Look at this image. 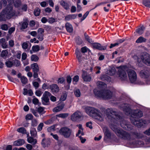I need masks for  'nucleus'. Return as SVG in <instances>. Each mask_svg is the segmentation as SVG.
Listing matches in <instances>:
<instances>
[{
  "mask_svg": "<svg viewBox=\"0 0 150 150\" xmlns=\"http://www.w3.org/2000/svg\"><path fill=\"white\" fill-rule=\"evenodd\" d=\"M44 31L43 29L40 28L38 30V38L40 41H42L43 39V34Z\"/></svg>",
  "mask_w": 150,
  "mask_h": 150,
  "instance_id": "nucleus-14",
  "label": "nucleus"
},
{
  "mask_svg": "<svg viewBox=\"0 0 150 150\" xmlns=\"http://www.w3.org/2000/svg\"><path fill=\"white\" fill-rule=\"evenodd\" d=\"M27 141L28 142L33 144H35L37 142L36 139H33V137H30L29 134H27Z\"/></svg>",
  "mask_w": 150,
  "mask_h": 150,
  "instance_id": "nucleus-18",
  "label": "nucleus"
},
{
  "mask_svg": "<svg viewBox=\"0 0 150 150\" xmlns=\"http://www.w3.org/2000/svg\"><path fill=\"white\" fill-rule=\"evenodd\" d=\"M15 30V27H11L9 28L8 30V33L10 34H11Z\"/></svg>",
  "mask_w": 150,
  "mask_h": 150,
  "instance_id": "nucleus-62",
  "label": "nucleus"
},
{
  "mask_svg": "<svg viewBox=\"0 0 150 150\" xmlns=\"http://www.w3.org/2000/svg\"><path fill=\"white\" fill-rule=\"evenodd\" d=\"M150 73L149 71L145 69L141 70L139 72V75L142 78L146 79L150 76Z\"/></svg>",
  "mask_w": 150,
  "mask_h": 150,
  "instance_id": "nucleus-10",
  "label": "nucleus"
},
{
  "mask_svg": "<svg viewBox=\"0 0 150 150\" xmlns=\"http://www.w3.org/2000/svg\"><path fill=\"white\" fill-rule=\"evenodd\" d=\"M85 110L89 116L99 121H103L105 117L104 112L101 113L98 110L93 107H87L85 108Z\"/></svg>",
  "mask_w": 150,
  "mask_h": 150,
  "instance_id": "nucleus-5",
  "label": "nucleus"
},
{
  "mask_svg": "<svg viewBox=\"0 0 150 150\" xmlns=\"http://www.w3.org/2000/svg\"><path fill=\"white\" fill-rule=\"evenodd\" d=\"M76 17V16L75 14L69 15L65 17V19L67 21H69L72 19H74Z\"/></svg>",
  "mask_w": 150,
  "mask_h": 150,
  "instance_id": "nucleus-23",
  "label": "nucleus"
},
{
  "mask_svg": "<svg viewBox=\"0 0 150 150\" xmlns=\"http://www.w3.org/2000/svg\"><path fill=\"white\" fill-rule=\"evenodd\" d=\"M114 111L107 109L106 111V116L109 119H110L114 122V124H111L110 127L112 130L114 131L117 135L119 137L124 139H128L130 138V135L127 132L120 129L117 127L115 125L117 123L116 121L119 122L121 126L125 129H128L127 125H124L123 123L125 122L123 120L122 118L119 115H117Z\"/></svg>",
  "mask_w": 150,
  "mask_h": 150,
  "instance_id": "nucleus-1",
  "label": "nucleus"
},
{
  "mask_svg": "<svg viewBox=\"0 0 150 150\" xmlns=\"http://www.w3.org/2000/svg\"><path fill=\"white\" fill-rule=\"evenodd\" d=\"M28 22L27 20L25 21L21 24V29H25L28 26Z\"/></svg>",
  "mask_w": 150,
  "mask_h": 150,
  "instance_id": "nucleus-32",
  "label": "nucleus"
},
{
  "mask_svg": "<svg viewBox=\"0 0 150 150\" xmlns=\"http://www.w3.org/2000/svg\"><path fill=\"white\" fill-rule=\"evenodd\" d=\"M13 3L14 6L17 7H19L21 4V2L20 1H15Z\"/></svg>",
  "mask_w": 150,
  "mask_h": 150,
  "instance_id": "nucleus-41",
  "label": "nucleus"
},
{
  "mask_svg": "<svg viewBox=\"0 0 150 150\" xmlns=\"http://www.w3.org/2000/svg\"><path fill=\"white\" fill-rule=\"evenodd\" d=\"M80 134H81L82 135H84V133L83 132V129H79V130L78 133L76 134V136H79Z\"/></svg>",
  "mask_w": 150,
  "mask_h": 150,
  "instance_id": "nucleus-54",
  "label": "nucleus"
},
{
  "mask_svg": "<svg viewBox=\"0 0 150 150\" xmlns=\"http://www.w3.org/2000/svg\"><path fill=\"white\" fill-rule=\"evenodd\" d=\"M75 96L77 97H79L81 95V93L79 89H76L74 91Z\"/></svg>",
  "mask_w": 150,
  "mask_h": 150,
  "instance_id": "nucleus-40",
  "label": "nucleus"
},
{
  "mask_svg": "<svg viewBox=\"0 0 150 150\" xmlns=\"http://www.w3.org/2000/svg\"><path fill=\"white\" fill-rule=\"evenodd\" d=\"M28 44L26 42H23L22 45V47L24 49H26L28 47Z\"/></svg>",
  "mask_w": 150,
  "mask_h": 150,
  "instance_id": "nucleus-56",
  "label": "nucleus"
},
{
  "mask_svg": "<svg viewBox=\"0 0 150 150\" xmlns=\"http://www.w3.org/2000/svg\"><path fill=\"white\" fill-rule=\"evenodd\" d=\"M72 132L71 129L67 127H62L59 131V134L66 138H69L70 137L71 135Z\"/></svg>",
  "mask_w": 150,
  "mask_h": 150,
  "instance_id": "nucleus-8",
  "label": "nucleus"
},
{
  "mask_svg": "<svg viewBox=\"0 0 150 150\" xmlns=\"http://www.w3.org/2000/svg\"><path fill=\"white\" fill-rule=\"evenodd\" d=\"M68 115V113H64L57 115V116L62 118H65L67 117Z\"/></svg>",
  "mask_w": 150,
  "mask_h": 150,
  "instance_id": "nucleus-37",
  "label": "nucleus"
},
{
  "mask_svg": "<svg viewBox=\"0 0 150 150\" xmlns=\"http://www.w3.org/2000/svg\"><path fill=\"white\" fill-rule=\"evenodd\" d=\"M25 143V141L23 139H19L15 141L13 143V145L15 146H21Z\"/></svg>",
  "mask_w": 150,
  "mask_h": 150,
  "instance_id": "nucleus-17",
  "label": "nucleus"
},
{
  "mask_svg": "<svg viewBox=\"0 0 150 150\" xmlns=\"http://www.w3.org/2000/svg\"><path fill=\"white\" fill-rule=\"evenodd\" d=\"M48 21L50 23H52L55 22V19L53 18H50L48 19Z\"/></svg>",
  "mask_w": 150,
  "mask_h": 150,
  "instance_id": "nucleus-58",
  "label": "nucleus"
},
{
  "mask_svg": "<svg viewBox=\"0 0 150 150\" xmlns=\"http://www.w3.org/2000/svg\"><path fill=\"white\" fill-rule=\"evenodd\" d=\"M21 80L22 83L24 84H26L28 82V79L26 77L22 76L21 77Z\"/></svg>",
  "mask_w": 150,
  "mask_h": 150,
  "instance_id": "nucleus-38",
  "label": "nucleus"
},
{
  "mask_svg": "<svg viewBox=\"0 0 150 150\" xmlns=\"http://www.w3.org/2000/svg\"><path fill=\"white\" fill-rule=\"evenodd\" d=\"M92 123L91 122H89L86 123V126L87 127H89L90 129H91L92 128Z\"/></svg>",
  "mask_w": 150,
  "mask_h": 150,
  "instance_id": "nucleus-61",
  "label": "nucleus"
},
{
  "mask_svg": "<svg viewBox=\"0 0 150 150\" xmlns=\"http://www.w3.org/2000/svg\"><path fill=\"white\" fill-rule=\"evenodd\" d=\"M38 59V57L36 55L33 54L31 56V60L32 61L36 62L37 61Z\"/></svg>",
  "mask_w": 150,
  "mask_h": 150,
  "instance_id": "nucleus-36",
  "label": "nucleus"
},
{
  "mask_svg": "<svg viewBox=\"0 0 150 150\" xmlns=\"http://www.w3.org/2000/svg\"><path fill=\"white\" fill-rule=\"evenodd\" d=\"M30 134L31 136L35 137L37 134V132L35 129L33 127H31L30 129Z\"/></svg>",
  "mask_w": 150,
  "mask_h": 150,
  "instance_id": "nucleus-25",
  "label": "nucleus"
},
{
  "mask_svg": "<svg viewBox=\"0 0 150 150\" xmlns=\"http://www.w3.org/2000/svg\"><path fill=\"white\" fill-rule=\"evenodd\" d=\"M82 77L84 81H90L91 80V76L88 74L86 72L83 71Z\"/></svg>",
  "mask_w": 150,
  "mask_h": 150,
  "instance_id": "nucleus-15",
  "label": "nucleus"
},
{
  "mask_svg": "<svg viewBox=\"0 0 150 150\" xmlns=\"http://www.w3.org/2000/svg\"><path fill=\"white\" fill-rule=\"evenodd\" d=\"M64 104L63 103H59L58 104L57 107L53 109V111L54 112H57L61 110L64 108Z\"/></svg>",
  "mask_w": 150,
  "mask_h": 150,
  "instance_id": "nucleus-13",
  "label": "nucleus"
},
{
  "mask_svg": "<svg viewBox=\"0 0 150 150\" xmlns=\"http://www.w3.org/2000/svg\"><path fill=\"white\" fill-rule=\"evenodd\" d=\"M79 77L78 76H75L73 79V82L74 84H75L79 80Z\"/></svg>",
  "mask_w": 150,
  "mask_h": 150,
  "instance_id": "nucleus-46",
  "label": "nucleus"
},
{
  "mask_svg": "<svg viewBox=\"0 0 150 150\" xmlns=\"http://www.w3.org/2000/svg\"><path fill=\"white\" fill-rule=\"evenodd\" d=\"M31 67L34 72H37L39 70L38 66L36 63L31 64Z\"/></svg>",
  "mask_w": 150,
  "mask_h": 150,
  "instance_id": "nucleus-20",
  "label": "nucleus"
},
{
  "mask_svg": "<svg viewBox=\"0 0 150 150\" xmlns=\"http://www.w3.org/2000/svg\"><path fill=\"white\" fill-rule=\"evenodd\" d=\"M2 13H4L7 19H10L16 15V12L11 6H8L2 11Z\"/></svg>",
  "mask_w": 150,
  "mask_h": 150,
  "instance_id": "nucleus-7",
  "label": "nucleus"
},
{
  "mask_svg": "<svg viewBox=\"0 0 150 150\" xmlns=\"http://www.w3.org/2000/svg\"><path fill=\"white\" fill-rule=\"evenodd\" d=\"M65 27L69 33L72 32L73 28L72 25L69 23H67L65 24Z\"/></svg>",
  "mask_w": 150,
  "mask_h": 150,
  "instance_id": "nucleus-21",
  "label": "nucleus"
},
{
  "mask_svg": "<svg viewBox=\"0 0 150 150\" xmlns=\"http://www.w3.org/2000/svg\"><path fill=\"white\" fill-rule=\"evenodd\" d=\"M21 63L20 61L17 60H16L14 62V65L16 67H18L20 66Z\"/></svg>",
  "mask_w": 150,
  "mask_h": 150,
  "instance_id": "nucleus-55",
  "label": "nucleus"
},
{
  "mask_svg": "<svg viewBox=\"0 0 150 150\" xmlns=\"http://www.w3.org/2000/svg\"><path fill=\"white\" fill-rule=\"evenodd\" d=\"M127 71L130 81L132 83L135 82L137 78V74L135 72L131 69H128L127 67L123 66L119 68L118 74L119 77L122 80H124L127 78V75L125 72Z\"/></svg>",
  "mask_w": 150,
  "mask_h": 150,
  "instance_id": "nucleus-4",
  "label": "nucleus"
},
{
  "mask_svg": "<svg viewBox=\"0 0 150 150\" xmlns=\"http://www.w3.org/2000/svg\"><path fill=\"white\" fill-rule=\"evenodd\" d=\"M67 96V95L66 94H62L60 98V100L62 101L65 100Z\"/></svg>",
  "mask_w": 150,
  "mask_h": 150,
  "instance_id": "nucleus-52",
  "label": "nucleus"
},
{
  "mask_svg": "<svg viewBox=\"0 0 150 150\" xmlns=\"http://www.w3.org/2000/svg\"><path fill=\"white\" fill-rule=\"evenodd\" d=\"M60 3L61 5H62L65 9H67L69 8V5L64 1H62L60 2Z\"/></svg>",
  "mask_w": 150,
  "mask_h": 150,
  "instance_id": "nucleus-30",
  "label": "nucleus"
},
{
  "mask_svg": "<svg viewBox=\"0 0 150 150\" xmlns=\"http://www.w3.org/2000/svg\"><path fill=\"white\" fill-rule=\"evenodd\" d=\"M27 57V55L25 53H23L22 55V60H25L26 59Z\"/></svg>",
  "mask_w": 150,
  "mask_h": 150,
  "instance_id": "nucleus-60",
  "label": "nucleus"
},
{
  "mask_svg": "<svg viewBox=\"0 0 150 150\" xmlns=\"http://www.w3.org/2000/svg\"><path fill=\"white\" fill-rule=\"evenodd\" d=\"M33 103L35 105H38L39 103V100L37 98H35L33 100Z\"/></svg>",
  "mask_w": 150,
  "mask_h": 150,
  "instance_id": "nucleus-51",
  "label": "nucleus"
},
{
  "mask_svg": "<svg viewBox=\"0 0 150 150\" xmlns=\"http://www.w3.org/2000/svg\"><path fill=\"white\" fill-rule=\"evenodd\" d=\"M8 52L7 50H3L1 54V56L2 57H6L8 55Z\"/></svg>",
  "mask_w": 150,
  "mask_h": 150,
  "instance_id": "nucleus-34",
  "label": "nucleus"
},
{
  "mask_svg": "<svg viewBox=\"0 0 150 150\" xmlns=\"http://www.w3.org/2000/svg\"><path fill=\"white\" fill-rule=\"evenodd\" d=\"M0 28L3 30L6 31L8 28V26L7 24H3L1 25Z\"/></svg>",
  "mask_w": 150,
  "mask_h": 150,
  "instance_id": "nucleus-31",
  "label": "nucleus"
},
{
  "mask_svg": "<svg viewBox=\"0 0 150 150\" xmlns=\"http://www.w3.org/2000/svg\"><path fill=\"white\" fill-rule=\"evenodd\" d=\"M133 58L137 60V64L139 66H140V64L142 62L150 66V55L147 53H142L139 56L134 55Z\"/></svg>",
  "mask_w": 150,
  "mask_h": 150,
  "instance_id": "nucleus-6",
  "label": "nucleus"
},
{
  "mask_svg": "<svg viewBox=\"0 0 150 150\" xmlns=\"http://www.w3.org/2000/svg\"><path fill=\"white\" fill-rule=\"evenodd\" d=\"M43 125L44 124L43 123H40L38 125L37 128V130L39 131H41L42 129V127L43 126Z\"/></svg>",
  "mask_w": 150,
  "mask_h": 150,
  "instance_id": "nucleus-48",
  "label": "nucleus"
},
{
  "mask_svg": "<svg viewBox=\"0 0 150 150\" xmlns=\"http://www.w3.org/2000/svg\"><path fill=\"white\" fill-rule=\"evenodd\" d=\"M37 110L39 113H43L44 109L42 107H40L38 108Z\"/></svg>",
  "mask_w": 150,
  "mask_h": 150,
  "instance_id": "nucleus-64",
  "label": "nucleus"
},
{
  "mask_svg": "<svg viewBox=\"0 0 150 150\" xmlns=\"http://www.w3.org/2000/svg\"><path fill=\"white\" fill-rule=\"evenodd\" d=\"M6 19L5 13H2L1 12L0 13V21H6Z\"/></svg>",
  "mask_w": 150,
  "mask_h": 150,
  "instance_id": "nucleus-29",
  "label": "nucleus"
},
{
  "mask_svg": "<svg viewBox=\"0 0 150 150\" xmlns=\"http://www.w3.org/2000/svg\"><path fill=\"white\" fill-rule=\"evenodd\" d=\"M88 50V49L86 46L82 47L81 49V52L83 53L86 52Z\"/></svg>",
  "mask_w": 150,
  "mask_h": 150,
  "instance_id": "nucleus-49",
  "label": "nucleus"
},
{
  "mask_svg": "<svg viewBox=\"0 0 150 150\" xmlns=\"http://www.w3.org/2000/svg\"><path fill=\"white\" fill-rule=\"evenodd\" d=\"M75 54L79 62H81L82 60V58L81 56V53L79 50L77 48L75 50Z\"/></svg>",
  "mask_w": 150,
  "mask_h": 150,
  "instance_id": "nucleus-22",
  "label": "nucleus"
},
{
  "mask_svg": "<svg viewBox=\"0 0 150 150\" xmlns=\"http://www.w3.org/2000/svg\"><path fill=\"white\" fill-rule=\"evenodd\" d=\"M50 142L48 140L43 139L42 141V144L44 147L47 146L50 144Z\"/></svg>",
  "mask_w": 150,
  "mask_h": 150,
  "instance_id": "nucleus-24",
  "label": "nucleus"
},
{
  "mask_svg": "<svg viewBox=\"0 0 150 150\" xmlns=\"http://www.w3.org/2000/svg\"><path fill=\"white\" fill-rule=\"evenodd\" d=\"M142 3L146 6L150 8V1H142Z\"/></svg>",
  "mask_w": 150,
  "mask_h": 150,
  "instance_id": "nucleus-33",
  "label": "nucleus"
},
{
  "mask_svg": "<svg viewBox=\"0 0 150 150\" xmlns=\"http://www.w3.org/2000/svg\"><path fill=\"white\" fill-rule=\"evenodd\" d=\"M51 94L48 91H45L42 98V102L44 105H46L48 102L49 99L48 97L50 96Z\"/></svg>",
  "mask_w": 150,
  "mask_h": 150,
  "instance_id": "nucleus-9",
  "label": "nucleus"
},
{
  "mask_svg": "<svg viewBox=\"0 0 150 150\" xmlns=\"http://www.w3.org/2000/svg\"><path fill=\"white\" fill-rule=\"evenodd\" d=\"M104 134L105 135L108 137L110 136V133L108 129L106 128H104L103 129Z\"/></svg>",
  "mask_w": 150,
  "mask_h": 150,
  "instance_id": "nucleus-43",
  "label": "nucleus"
},
{
  "mask_svg": "<svg viewBox=\"0 0 150 150\" xmlns=\"http://www.w3.org/2000/svg\"><path fill=\"white\" fill-rule=\"evenodd\" d=\"M40 13V10L38 8H37L35 9L34 12V14L36 16H39Z\"/></svg>",
  "mask_w": 150,
  "mask_h": 150,
  "instance_id": "nucleus-35",
  "label": "nucleus"
},
{
  "mask_svg": "<svg viewBox=\"0 0 150 150\" xmlns=\"http://www.w3.org/2000/svg\"><path fill=\"white\" fill-rule=\"evenodd\" d=\"M50 88L53 93H57L59 91V88L56 84H52L50 86Z\"/></svg>",
  "mask_w": 150,
  "mask_h": 150,
  "instance_id": "nucleus-16",
  "label": "nucleus"
},
{
  "mask_svg": "<svg viewBox=\"0 0 150 150\" xmlns=\"http://www.w3.org/2000/svg\"><path fill=\"white\" fill-rule=\"evenodd\" d=\"M33 117V116L31 114H28L25 116V119L26 120H32Z\"/></svg>",
  "mask_w": 150,
  "mask_h": 150,
  "instance_id": "nucleus-42",
  "label": "nucleus"
},
{
  "mask_svg": "<svg viewBox=\"0 0 150 150\" xmlns=\"http://www.w3.org/2000/svg\"><path fill=\"white\" fill-rule=\"evenodd\" d=\"M81 116L82 115L81 112L78 111H77L71 115V118L72 121H75L81 118Z\"/></svg>",
  "mask_w": 150,
  "mask_h": 150,
  "instance_id": "nucleus-11",
  "label": "nucleus"
},
{
  "mask_svg": "<svg viewBox=\"0 0 150 150\" xmlns=\"http://www.w3.org/2000/svg\"><path fill=\"white\" fill-rule=\"evenodd\" d=\"M38 124L37 120L35 119H33L32 121L31 125L33 127L36 126Z\"/></svg>",
  "mask_w": 150,
  "mask_h": 150,
  "instance_id": "nucleus-45",
  "label": "nucleus"
},
{
  "mask_svg": "<svg viewBox=\"0 0 150 150\" xmlns=\"http://www.w3.org/2000/svg\"><path fill=\"white\" fill-rule=\"evenodd\" d=\"M144 29V27L142 26L137 29L136 31L139 34L141 35L143 33Z\"/></svg>",
  "mask_w": 150,
  "mask_h": 150,
  "instance_id": "nucleus-26",
  "label": "nucleus"
},
{
  "mask_svg": "<svg viewBox=\"0 0 150 150\" xmlns=\"http://www.w3.org/2000/svg\"><path fill=\"white\" fill-rule=\"evenodd\" d=\"M0 44L3 48L6 49L8 48V45L5 39L2 38L0 39Z\"/></svg>",
  "mask_w": 150,
  "mask_h": 150,
  "instance_id": "nucleus-19",
  "label": "nucleus"
},
{
  "mask_svg": "<svg viewBox=\"0 0 150 150\" xmlns=\"http://www.w3.org/2000/svg\"><path fill=\"white\" fill-rule=\"evenodd\" d=\"M32 50L34 52H37L39 50L40 48L38 45H36L32 47Z\"/></svg>",
  "mask_w": 150,
  "mask_h": 150,
  "instance_id": "nucleus-39",
  "label": "nucleus"
},
{
  "mask_svg": "<svg viewBox=\"0 0 150 150\" xmlns=\"http://www.w3.org/2000/svg\"><path fill=\"white\" fill-rule=\"evenodd\" d=\"M96 84L99 89H95L93 91L96 96L105 99H109L114 96V94L110 91L103 90L106 86L105 83L98 81Z\"/></svg>",
  "mask_w": 150,
  "mask_h": 150,
  "instance_id": "nucleus-3",
  "label": "nucleus"
},
{
  "mask_svg": "<svg viewBox=\"0 0 150 150\" xmlns=\"http://www.w3.org/2000/svg\"><path fill=\"white\" fill-rule=\"evenodd\" d=\"M122 107L125 114L127 115H129L131 116L130 120L134 125L138 127L143 125L145 123L142 120L138 119L142 116V113L141 111L139 110H132L127 104H124Z\"/></svg>",
  "mask_w": 150,
  "mask_h": 150,
  "instance_id": "nucleus-2",
  "label": "nucleus"
},
{
  "mask_svg": "<svg viewBox=\"0 0 150 150\" xmlns=\"http://www.w3.org/2000/svg\"><path fill=\"white\" fill-rule=\"evenodd\" d=\"M35 94L37 96L40 97L42 94V93L40 91L38 90L36 91Z\"/></svg>",
  "mask_w": 150,
  "mask_h": 150,
  "instance_id": "nucleus-59",
  "label": "nucleus"
},
{
  "mask_svg": "<svg viewBox=\"0 0 150 150\" xmlns=\"http://www.w3.org/2000/svg\"><path fill=\"white\" fill-rule=\"evenodd\" d=\"M8 44L10 47H13L14 45V40H9L8 41Z\"/></svg>",
  "mask_w": 150,
  "mask_h": 150,
  "instance_id": "nucleus-53",
  "label": "nucleus"
},
{
  "mask_svg": "<svg viewBox=\"0 0 150 150\" xmlns=\"http://www.w3.org/2000/svg\"><path fill=\"white\" fill-rule=\"evenodd\" d=\"M92 45L94 48L101 50H105L107 47V45L102 46L101 44L98 43H94Z\"/></svg>",
  "mask_w": 150,
  "mask_h": 150,
  "instance_id": "nucleus-12",
  "label": "nucleus"
},
{
  "mask_svg": "<svg viewBox=\"0 0 150 150\" xmlns=\"http://www.w3.org/2000/svg\"><path fill=\"white\" fill-rule=\"evenodd\" d=\"M115 71L114 69H112L111 70L109 71V72H108V74L110 75H112L115 74Z\"/></svg>",
  "mask_w": 150,
  "mask_h": 150,
  "instance_id": "nucleus-63",
  "label": "nucleus"
},
{
  "mask_svg": "<svg viewBox=\"0 0 150 150\" xmlns=\"http://www.w3.org/2000/svg\"><path fill=\"white\" fill-rule=\"evenodd\" d=\"M146 39L142 37H140L137 40L136 42L137 43H140L144 42L146 41Z\"/></svg>",
  "mask_w": 150,
  "mask_h": 150,
  "instance_id": "nucleus-28",
  "label": "nucleus"
},
{
  "mask_svg": "<svg viewBox=\"0 0 150 150\" xmlns=\"http://www.w3.org/2000/svg\"><path fill=\"white\" fill-rule=\"evenodd\" d=\"M17 131L23 134H25L26 133V131L25 128L23 127L19 128L17 129Z\"/></svg>",
  "mask_w": 150,
  "mask_h": 150,
  "instance_id": "nucleus-27",
  "label": "nucleus"
},
{
  "mask_svg": "<svg viewBox=\"0 0 150 150\" xmlns=\"http://www.w3.org/2000/svg\"><path fill=\"white\" fill-rule=\"evenodd\" d=\"M64 81L65 80L64 78H60L57 80V82L58 83H62L64 82Z\"/></svg>",
  "mask_w": 150,
  "mask_h": 150,
  "instance_id": "nucleus-50",
  "label": "nucleus"
},
{
  "mask_svg": "<svg viewBox=\"0 0 150 150\" xmlns=\"http://www.w3.org/2000/svg\"><path fill=\"white\" fill-rule=\"evenodd\" d=\"M72 79L71 77L70 76H67V83H68L70 84L71 81Z\"/></svg>",
  "mask_w": 150,
  "mask_h": 150,
  "instance_id": "nucleus-57",
  "label": "nucleus"
},
{
  "mask_svg": "<svg viewBox=\"0 0 150 150\" xmlns=\"http://www.w3.org/2000/svg\"><path fill=\"white\" fill-rule=\"evenodd\" d=\"M80 1H78L77 2V11L78 12H80L81 10V6L80 4Z\"/></svg>",
  "mask_w": 150,
  "mask_h": 150,
  "instance_id": "nucleus-44",
  "label": "nucleus"
},
{
  "mask_svg": "<svg viewBox=\"0 0 150 150\" xmlns=\"http://www.w3.org/2000/svg\"><path fill=\"white\" fill-rule=\"evenodd\" d=\"M6 64L8 67H11L12 66L13 63L12 62L8 61L6 62Z\"/></svg>",
  "mask_w": 150,
  "mask_h": 150,
  "instance_id": "nucleus-47",
  "label": "nucleus"
}]
</instances>
